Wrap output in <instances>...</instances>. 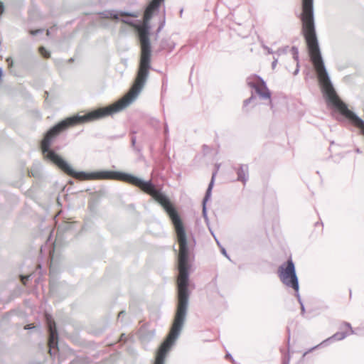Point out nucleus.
Masks as SVG:
<instances>
[{
  "instance_id": "31",
  "label": "nucleus",
  "mask_w": 364,
  "mask_h": 364,
  "mask_svg": "<svg viewBox=\"0 0 364 364\" xmlns=\"http://www.w3.org/2000/svg\"><path fill=\"white\" fill-rule=\"evenodd\" d=\"M355 151H356L357 153H358V154L361 153V151H360V149H357L355 150Z\"/></svg>"
},
{
  "instance_id": "9",
  "label": "nucleus",
  "mask_w": 364,
  "mask_h": 364,
  "mask_svg": "<svg viewBox=\"0 0 364 364\" xmlns=\"http://www.w3.org/2000/svg\"><path fill=\"white\" fill-rule=\"evenodd\" d=\"M348 335H349V333L346 331L337 332L323 342H328L330 340L341 341L344 339Z\"/></svg>"
},
{
  "instance_id": "19",
  "label": "nucleus",
  "mask_w": 364,
  "mask_h": 364,
  "mask_svg": "<svg viewBox=\"0 0 364 364\" xmlns=\"http://www.w3.org/2000/svg\"><path fill=\"white\" fill-rule=\"evenodd\" d=\"M120 21L124 23H127V24H129V25H133V22L128 19V18H122L120 19Z\"/></svg>"
},
{
  "instance_id": "21",
  "label": "nucleus",
  "mask_w": 364,
  "mask_h": 364,
  "mask_svg": "<svg viewBox=\"0 0 364 364\" xmlns=\"http://www.w3.org/2000/svg\"><path fill=\"white\" fill-rule=\"evenodd\" d=\"M125 315V311H121L119 314H118V318H121L122 316H124Z\"/></svg>"
},
{
  "instance_id": "23",
  "label": "nucleus",
  "mask_w": 364,
  "mask_h": 364,
  "mask_svg": "<svg viewBox=\"0 0 364 364\" xmlns=\"http://www.w3.org/2000/svg\"><path fill=\"white\" fill-rule=\"evenodd\" d=\"M299 63H296V68L295 71L294 72V75L298 74V73L299 71Z\"/></svg>"
},
{
  "instance_id": "20",
  "label": "nucleus",
  "mask_w": 364,
  "mask_h": 364,
  "mask_svg": "<svg viewBox=\"0 0 364 364\" xmlns=\"http://www.w3.org/2000/svg\"><path fill=\"white\" fill-rule=\"evenodd\" d=\"M43 32V29H37V30H35V31H30V33L33 36H35V35H37L38 33H42Z\"/></svg>"
},
{
  "instance_id": "14",
  "label": "nucleus",
  "mask_w": 364,
  "mask_h": 364,
  "mask_svg": "<svg viewBox=\"0 0 364 364\" xmlns=\"http://www.w3.org/2000/svg\"><path fill=\"white\" fill-rule=\"evenodd\" d=\"M39 51L44 58L50 57V53L44 47H40Z\"/></svg>"
},
{
  "instance_id": "24",
  "label": "nucleus",
  "mask_w": 364,
  "mask_h": 364,
  "mask_svg": "<svg viewBox=\"0 0 364 364\" xmlns=\"http://www.w3.org/2000/svg\"><path fill=\"white\" fill-rule=\"evenodd\" d=\"M277 59H274V61L272 63V67L273 69L275 68V67L277 65Z\"/></svg>"
},
{
  "instance_id": "27",
  "label": "nucleus",
  "mask_w": 364,
  "mask_h": 364,
  "mask_svg": "<svg viewBox=\"0 0 364 364\" xmlns=\"http://www.w3.org/2000/svg\"><path fill=\"white\" fill-rule=\"evenodd\" d=\"M168 125H167V124L166 123V124H165V127H164V132H165V134H168Z\"/></svg>"
},
{
  "instance_id": "6",
  "label": "nucleus",
  "mask_w": 364,
  "mask_h": 364,
  "mask_svg": "<svg viewBox=\"0 0 364 364\" xmlns=\"http://www.w3.org/2000/svg\"><path fill=\"white\" fill-rule=\"evenodd\" d=\"M99 16L101 18H112L114 20H119V16L126 17H137L138 15L136 13H130L126 11H118L117 10H107L99 13Z\"/></svg>"
},
{
  "instance_id": "5",
  "label": "nucleus",
  "mask_w": 364,
  "mask_h": 364,
  "mask_svg": "<svg viewBox=\"0 0 364 364\" xmlns=\"http://www.w3.org/2000/svg\"><path fill=\"white\" fill-rule=\"evenodd\" d=\"M47 323L49 331V353L53 355V349L57 348L58 333L56 329L55 323L50 316H47Z\"/></svg>"
},
{
  "instance_id": "3",
  "label": "nucleus",
  "mask_w": 364,
  "mask_h": 364,
  "mask_svg": "<svg viewBox=\"0 0 364 364\" xmlns=\"http://www.w3.org/2000/svg\"><path fill=\"white\" fill-rule=\"evenodd\" d=\"M278 276L284 285L292 288L295 291H299V279L296 275L295 264L291 258H289L279 267Z\"/></svg>"
},
{
  "instance_id": "2",
  "label": "nucleus",
  "mask_w": 364,
  "mask_h": 364,
  "mask_svg": "<svg viewBox=\"0 0 364 364\" xmlns=\"http://www.w3.org/2000/svg\"><path fill=\"white\" fill-rule=\"evenodd\" d=\"M299 18L302 23L301 31L324 95H337L324 65L318 46L314 22V0H302V11Z\"/></svg>"
},
{
  "instance_id": "30",
  "label": "nucleus",
  "mask_w": 364,
  "mask_h": 364,
  "mask_svg": "<svg viewBox=\"0 0 364 364\" xmlns=\"http://www.w3.org/2000/svg\"><path fill=\"white\" fill-rule=\"evenodd\" d=\"M2 73H3V72H2V69L0 68V78H1V76H2Z\"/></svg>"
},
{
  "instance_id": "16",
  "label": "nucleus",
  "mask_w": 364,
  "mask_h": 364,
  "mask_svg": "<svg viewBox=\"0 0 364 364\" xmlns=\"http://www.w3.org/2000/svg\"><path fill=\"white\" fill-rule=\"evenodd\" d=\"M256 99V96L254 95V94H252V95L246 99L245 101H244V106H247L248 104H250V102H252L253 100H255Z\"/></svg>"
},
{
  "instance_id": "32",
  "label": "nucleus",
  "mask_w": 364,
  "mask_h": 364,
  "mask_svg": "<svg viewBox=\"0 0 364 364\" xmlns=\"http://www.w3.org/2000/svg\"><path fill=\"white\" fill-rule=\"evenodd\" d=\"M227 357H228V358H232V356H231V355H230V354H228V355H227Z\"/></svg>"
},
{
  "instance_id": "29",
  "label": "nucleus",
  "mask_w": 364,
  "mask_h": 364,
  "mask_svg": "<svg viewBox=\"0 0 364 364\" xmlns=\"http://www.w3.org/2000/svg\"><path fill=\"white\" fill-rule=\"evenodd\" d=\"M164 27V23H162L158 28L157 29V33H159L160 31L162 29V28Z\"/></svg>"
},
{
  "instance_id": "22",
  "label": "nucleus",
  "mask_w": 364,
  "mask_h": 364,
  "mask_svg": "<svg viewBox=\"0 0 364 364\" xmlns=\"http://www.w3.org/2000/svg\"><path fill=\"white\" fill-rule=\"evenodd\" d=\"M4 7L2 2H0V14H1L4 12Z\"/></svg>"
},
{
  "instance_id": "12",
  "label": "nucleus",
  "mask_w": 364,
  "mask_h": 364,
  "mask_svg": "<svg viewBox=\"0 0 364 364\" xmlns=\"http://www.w3.org/2000/svg\"><path fill=\"white\" fill-rule=\"evenodd\" d=\"M291 52L293 54V58L296 63H299V50L296 47L291 48Z\"/></svg>"
},
{
  "instance_id": "34",
  "label": "nucleus",
  "mask_w": 364,
  "mask_h": 364,
  "mask_svg": "<svg viewBox=\"0 0 364 364\" xmlns=\"http://www.w3.org/2000/svg\"><path fill=\"white\" fill-rule=\"evenodd\" d=\"M282 364H289V361H287V363L284 362Z\"/></svg>"
},
{
  "instance_id": "8",
  "label": "nucleus",
  "mask_w": 364,
  "mask_h": 364,
  "mask_svg": "<svg viewBox=\"0 0 364 364\" xmlns=\"http://www.w3.org/2000/svg\"><path fill=\"white\" fill-rule=\"evenodd\" d=\"M235 170L237 175V181L245 183L249 178L248 166L246 164H241L237 168H235Z\"/></svg>"
},
{
  "instance_id": "13",
  "label": "nucleus",
  "mask_w": 364,
  "mask_h": 364,
  "mask_svg": "<svg viewBox=\"0 0 364 364\" xmlns=\"http://www.w3.org/2000/svg\"><path fill=\"white\" fill-rule=\"evenodd\" d=\"M296 296L298 299V301L299 302L300 305H301V314L304 315V313H305V308H304V306L302 303V301L301 299V296H300V294L299 293V291H296Z\"/></svg>"
},
{
  "instance_id": "10",
  "label": "nucleus",
  "mask_w": 364,
  "mask_h": 364,
  "mask_svg": "<svg viewBox=\"0 0 364 364\" xmlns=\"http://www.w3.org/2000/svg\"><path fill=\"white\" fill-rule=\"evenodd\" d=\"M161 48L163 50L168 49L171 51L174 48V43L169 39H164L161 43Z\"/></svg>"
},
{
  "instance_id": "28",
  "label": "nucleus",
  "mask_w": 364,
  "mask_h": 364,
  "mask_svg": "<svg viewBox=\"0 0 364 364\" xmlns=\"http://www.w3.org/2000/svg\"><path fill=\"white\" fill-rule=\"evenodd\" d=\"M149 336L150 337V338H153L154 336V331H151L149 332Z\"/></svg>"
},
{
  "instance_id": "15",
  "label": "nucleus",
  "mask_w": 364,
  "mask_h": 364,
  "mask_svg": "<svg viewBox=\"0 0 364 364\" xmlns=\"http://www.w3.org/2000/svg\"><path fill=\"white\" fill-rule=\"evenodd\" d=\"M39 51L44 58L50 57V53L44 47H40Z\"/></svg>"
},
{
  "instance_id": "4",
  "label": "nucleus",
  "mask_w": 364,
  "mask_h": 364,
  "mask_svg": "<svg viewBox=\"0 0 364 364\" xmlns=\"http://www.w3.org/2000/svg\"><path fill=\"white\" fill-rule=\"evenodd\" d=\"M247 84L249 87L255 89L256 93L262 99H270L271 92L267 87L264 80L259 76L249 77L247 79Z\"/></svg>"
},
{
  "instance_id": "26",
  "label": "nucleus",
  "mask_w": 364,
  "mask_h": 364,
  "mask_svg": "<svg viewBox=\"0 0 364 364\" xmlns=\"http://www.w3.org/2000/svg\"><path fill=\"white\" fill-rule=\"evenodd\" d=\"M223 255H224L226 257L229 258V256L227 254V252L225 248H222L221 250Z\"/></svg>"
},
{
  "instance_id": "1",
  "label": "nucleus",
  "mask_w": 364,
  "mask_h": 364,
  "mask_svg": "<svg viewBox=\"0 0 364 364\" xmlns=\"http://www.w3.org/2000/svg\"><path fill=\"white\" fill-rule=\"evenodd\" d=\"M164 0H152L145 10L143 24L138 28L141 53L137 75L130 90L121 100L110 106L98 108L83 116L76 115L67 118L53 127L48 131L41 142L43 154H57L54 151L50 149V146L54 138L69 127L87 122L98 120L112 115L122 110L136 100L147 80L149 72L151 69V48L149 37L151 26L149 21L151 18L154 12L158 10L160 4Z\"/></svg>"
},
{
  "instance_id": "25",
  "label": "nucleus",
  "mask_w": 364,
  "mask_h": 364,
  "mask_svg": "<svg viewBox=\"0 0 364 364\" xmlns=\"http://www.w3.org/2000/svg\"><path fill=\"white\" fill-rule=\"evenodd\" d=\"M55 29V28H53V27H52V28H50V29H48V30H47V36H50V33H51L52 31H53Z\"/></svg>"
},
{
  "instance_id": "17",
  "label": "nucleus",
  "mask_w": 364,
  "mask_h": 364,
  "mask_svg": "<svg viewBox=\"0 0 364 364\" xmlns=\"http://www.w3.org/2000/svg\"><path fill=\"white\" fill-rule=\"evenodd\" d=\"M131 141H132V145L135 149V150L139 151V152L141 151V148L140 147L135 146L136 141V136H132V139H131Z\"/></svg>"
},
{
  "instance_id": "18",
  "label": "nucleus",
  "mask_w": 364,
  "mask_h": 364,
  "mask_svg": "<svg viewBox=\"0 0 364 364\" xmlns=\"http://www.w3.org/2000/svg\"><path fill=\"white\" fill-rule=\"evenodd\" d=\"M31 277V274L28 275V276H21V282L24 285H26V282L30 279Z\"/></svg>"
},
{
  "instance_id": "7",
  "label": "nucleus",
  "mask_w": 364,
  "mask_h": 364,
  "mask_svg": "<svg viewBox=\"0 0 364 364\" xmlns=\"http://www.w3.org/2000/svg\"><path fill=\"white\" fill-rule=\"evenodd\" d=\"M215 174H216V173H213L211 181H210V183L208 185V188L206 190V193H205V197H204V198L203 200V217H204L205 220H208L205 203L211 197V193H212V189H213V185H214V181H215Z\"/></svg>"
},
{
  "instance_id": "11",
  "label": "nucleus",
  "mask_w": 364,
  "mask_h": 364,
  "mask_svg": "<svg viewBox=\"0 0 364 364\" xmlns=\"http://www.w3.org/2000/svg\"><path fill=\"white\" fill-rule=\"evenodd\" d=\"M341 329L343 331H345L346 330H349L350 331V332L348 333L349 334H353L354 333V331L351 327V325L348 322H343L341 326Z\"/></svg>"
},
{
  "instance_id": "33",
  "label": "nucleus",
  "mask_w": 364,
  "mask_h": 364,
  "mask_svg": "<svg viewBox=\"0 0 364 364\" xmlns=\"http://www.w3.org/2000/svg\"><path fill=\"white\" fill-rule=\"evenodd\" d=\"M26 329L31 328L29 326H27V327L25 328Z\"/></svg>"
}]
</instances>
